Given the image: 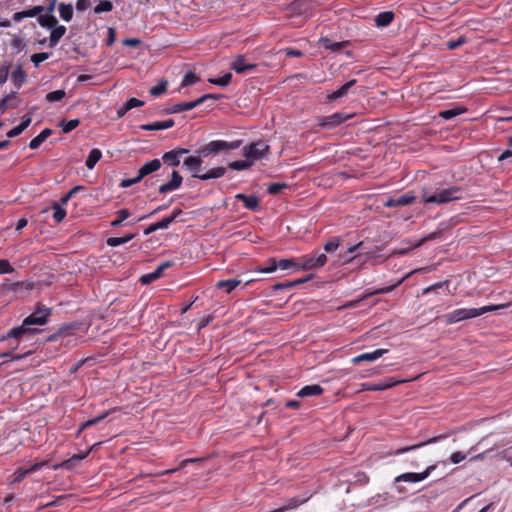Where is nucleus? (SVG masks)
Returning <instances> with one entry per match:
<instances>
[{
	"label": "nucleus",
	"instance_id": "obj_1",
	"mask_svg": "<svg viewBox=\"0 0 512 512\" xmlns=\"http://www.w3.org/2000/svg\"><path fill=\"white\" fill-rule=\"evenodd\" d=\"M242 143L243 141L240 139L230 142L224 140L210 141L198 148L194 155L186 157L183 161V165L192 172V177L194 178V175H201L203 158L209 155L219 154L222 151L238 149Z\"/></svg>",
	"mask_w": 512,
	"mask_h": 512
},
{
	"label": "nucleus",
	"instance_id": "obj_2",
	"mask_svg": "<svg viewBox=\"0 0 512 512\" xmlns=\"http://www.w3.org/2000/svg\"><path fill=\"white\" fill-rule=\"evenodd\" d=\"M52 314L50 308L45 307L43 304L38 303L34 312L27 316L21 325L10 329V336H13L15 340L23 339L40 333L42 330L33 328L32 326H42L48 322L49 317Z\"/></svg>",
	"mask_w": 512,
	"mask_h": 512
},
{
	"label": "nucleus",
	"instance_id": "obj_3",
	"mask_svg": "<svg viewBox=\"0 0 512 512\" xmlns=\"http://www.w3.org/2000/svg\"><path fill=\"white\" fill-rule=\"evenodd\" d=\"M510 304H502V305H489L481 308H461L456 309L450 313H447L442 316L444 321L447 324H454L463 320H468L472 318H476L481 316L487 312L498 310L501 308L508 307Z\"/></svg>",
	"mask_w": 512,
	"mask_h": 512
},
{
	"label": "nucleus",
	"instance_id": "obj_4",
	"mask_svg": "<svg viewBox=\"0 0 512 512\" xmlns=\"http://www.w3.org/2000/svg\"><path fill=\"white\" fill-rule=\"evenodd\" d=\"M462 188L459 186H451L446 189L436 191L434 194H429L426 188L423 189L422 198L426 204H446L451 201L459 200L462 198Z\"/></svg>",
	"mask_w": 512,
	"mask_h": 512
},
{
	"label": "nucleus",
	"instance_id": "obj_5",
	"mask_svg": "<svg viewBox=\"0 0 512 512\" xmlns=\"http://www.w3.org/2000/svg\"><path fill=\"white\" fill-rule=\"evenodd\" d=\"M435 469H436V465H430L423 472H420V473L407 472V473H403V474L397 476L394 480L396 490L399 493H404L406 491V489H405V487L398 485L400 482H409V483L420 482V481L426 479L431 474V472L434 471Z\"/></svg>",
	"mask_w": 512,
	"mask_h": 512
},
{
	"label": "nucleus",
	"instance_id": "obj_6",
	"mask_svg": "<svg viewBox=\"0 0 512 512\" xmlns=\"http://www.w3.org/2000/svg\"><path fill=\"white\" fill-rule=\"evenodd\" d=\"M351 115L343 113V112H336L328 116H321L317 118L318 126L323 129H334L344 123L346 120L350 119Z\"/></svg>",
	"mask_w": 512,
	"mask_h": 512
},
{
	"label": "nucleus",
	"instance_id": "obj_7",
	"mask_svg": "<svg viewBox=\"0 0 512 512\" xmlns=\"http://www.w3.org/2000/svg\"><path fill=\"white\" fill-rule=\"evenodd\" d=\"M269 150V145H267L264 141L259 140L258 142L251 143L243 148L244 156L250 160H257L266 154Z\"/></svg>",
	"mask_w": 512,
	"mask_h": 512
},
{
	"label": "nucleus",
	"instance_id": "obj_8",
	"mask_svg": "<svg viewBox=\"0 0 512 512\" xmlns=\"http://www.w3.org/2000/svg\"><path fill=\"white\" fill-rule=\"evenodd\" d=\"M183 213L181 208H175L171 215L164 217L161 221L149 225L144 230V235H150L159 229H167L172 222H174L178 216Z\"/></svg>",
	"mask_w": 512,
	"mask_h": 512
},
{
	"label": "nucleus",
	"instance_id": "obj_9",
	"mask_svg": "<svg viewBox=\"0 0 512 512\" xmlns=\"http://www.w3.org/2000/svg\"><path fill=\"white\" fill-rule=\"evenodd\" d=\"M327 262V256L324 253L319 254L317 257L303 256L301 262L298 263L297 270H312L323 267Z\"/></svg>",
	"mask_w": 512,
	"mask_h": 512
},
{
	"label": "nucleus",
	"instance_id": "obj_10",
	"mask_svg": "<svg viewBox=\"0 0 512 512\" xmlns=\"http://www.w3.org/2000/svg\"><path fill=\"white\" fill-rule=\"evenodd\" d=\"M190 151L186 148L176 147L173 150L165 152L162 155V161L164 164L170 167H178L183 155L188 154Z\"/></svg>",
	"mask_w": 512,
	"mask_h": 512
},
{
	"label": "nucleus",
	"instance_id": "obj_11",
	"mask_svg": "<svg viewBox=\"0 0 512 512\" xmlns=\"http://www.w3.org/2000/svg\"><path fill=\"white\" fill-rule=\"evenodd\" d=\"M173 265H174L173 261H165V262L161 263L156 268L155 271L142 275L139 280L140 283L143 285H147V284H150V283L156 281L163 275V273L166 269L172 267Z\"/></svg>",
	"mask_w": 512,
	"mask_h": 512
},
{
	"label": "nucleus",
	"instance_id": "obj_12",
	"mask_svg": "<svg viewBox=\"0 0 512 512\" xmlns=\"http://www.w3.org/2000/svg\"><path fill=\"white\" fill-rule=\"evenodd\" d=\"M183 182V177L179 174L178 171L173 170L171 173V179L167 183L162 184L158 191L160 194H165L170 191H174L178 189Z\"/></svg>",
	"mask_w": 512,
	"mask_h": 512
},
{
	"label": "nucleus",
	"instance_id": "obj_13",
	"mask_svg": "<svg viewBox=\"0 0 512 512\" xmlns=\"http://www.w3.org/2000/svg\"><path fill=\"white\" fill-rule=\"evenodd\" d=\"M445 438H447V434H441V435L429 438V439H427L425 441L419 442L417 444L406 446V447H403V448H399L395 452H393L392 454L393 455H400V454H403V453H406V452H409V451L416 450V449L421 448L423 446H426L428 444L436 443V442H438L440 440H443Z\"/></svg>",
	"mask_w": 512,
	"mask_h": 512
},
{
	"label": "nucleus",
	"instance_id": "obj_14",
	"mask_svg": "<svg viewBox=\"0 0 512 512\" xmlns=\"http://www.w3.org/2000/svg\"><path fill=\"white\" fill-rule=\"evenodd\" d=\"M88 454H89V451H87L86 453H83V454H75L72 457H70L69 459L62 461L59 464L53 465L52 469L58 470L59 468H63L66 470H72V469L76 468L77 465L88 456Z\"/></svg>",
	"mask_w": 512,
	"mask_h": 512
},
{
	"label": "nucleus",
	"instance_id": "obj_15",
	"mask_svg": "<svg viewBox=\"0 0 512 512\" xmlns=\"http://www.w3.org/2000/svg\"><path fill=\"white\" fill-rule=\"evenodd\" d=\"M415 201V196L409 193L401 195L399 197H390L384 203L385 207H399V206H407L412 204Z\"/></svg>",
	"mask_w": 512,
	"mask_h": 512
},
{
	"label": "nucleus",
	"instance_id": "obj_16",
	"mask_svg": "<svg viewBox=\"0 0 512 512\" xmlns=\"http://www.w3.org/2000/svg\"><path fill=\"white\" fill-rule=\"evenodd\" d=\"M256 68L257 64H245V57L243 55H238L236 59L231 63V69L238 74H243L248 70H255Z\"/></svg>",
	"mask_w": 512,
	"mask_h": 512
},
{
	"label": "nucleus",
	"instance_id": "obj_17",
	"mask_svg": "<svg viewBox=\"0 0 512 512\" xmlns=\"http://www.w3.org/2000/svg\"><path fill=\"white\" fill-rule=\"evenodd\" d=\"M161 166L162 163L160 159H153L146 162L138 170L140 178L144 179L146 176L158 171L161 168Z\"/></svg>",
	"mask_w": 512,
	"mask_h": 512
},
{
	"label": "nucleus",
	"instance_id": "obj_18",
	"mask_svg": "<svg viewBox=\"0 0 512 512\" xmlns=\"http://www.w3.org/2000/svg\"><path fill=\"white\" fill-rule=\"evenodd\" d=\"M226 168L219 166L214 167L206 171L205 173H201V175H194V178H197L201 181H208L212 179H218L223 177L226 174Z\"/></svg>",
	"mask_w": 512,
	"mask_h": 512
},
{
	"label": "nucleus",
	"instance_id": "obj_19",
	"mask_svg": "<svg viewBox=\"0 0 512 512\" xmlns=\"http://www.w3.org/2000/svg\"><path fill=\"white\" fill-rule=\"evenodd\" d=\"M357 83L356 79H351L346 82L343 86H341L338 90L327 96L329 102H334L339 98L346 96L349 90Z\"/></svg>",
	"mask_w": 512,
	"mask_h": 512
},
{
	"label": "nucleus",
	"instance_id": "obj_20",
	"mask_svg": "<svg viewBox=\"0 0 512 512\" xmlns=\"http://www.w3.org/2000/svg\"><path fill=\"white\" fill-rule=\"evenodd\" d=\"M388 352V349H377L373 352H367L360 354L352 359L354 364H358L362 361H374L378 358L382 357L384 354Z\"/></svg>",
	"mask_w": 512,
	"mask_h": 512
},
{
	"label": "nucleus",
	"instance_id": "obj_21",
	"mask_svg": "<svg viewBox=\"0 0 512 512\" xmlns=\"http://www.w3.org/2000/svg\"><path fill=\"white\" fill-rule=\"evenodd\" d=\"M175 124L173 119H168L165 121H156L149 124L140 125V129L144 131H156V130H165L173 127Z\"/></svg>",
	"mask_w": 512,
	"mask_h": 512
},
{
	"label": "nucleus",
	"instance_id": "obj_22",
	"mask_svg": "<svg viewBox=\"0 0 512 512\" xmlns=\"http://www.w3.org/2000/svg\"><path fill=\"white\" fill-rule=\"evenodd\" d=\"M236 199L241 200L244 203L245 208L251 211L259 209V198L256 195H246L239 193L235 196Z\"/></svg>",
	"mask_w": 512,
	"mask_h": 512
},
{
	"label": "nucleus",
	"instance_id": "obj_23",
	"mask_svg": "<svg viewBox=\"0 0 512 512\" xmlns=\"http://www.w3.org/2000/svg\"><path fill=\"white\" fill-rule=\"evenodd\" d=\"M43 11H44V6L37 5V6H34L33 8H31V9L23 10V11L14 13L13 20L16 21V22H19V21H21L24 18L38 16Z\"/></svg>",
	"mask_w": 512,
	"mask_h": 512
},
{
	"label": "nucleus",
	"instance_id": "obj_24",
	"mask_svg": "<svg viewBox=\"0 0 512 512\" xmlns=\"http://www.w3.org/2000/svg\"><path fill=\"white\" fill-rule=\"evenodd\" d=\"M323 392H324V389L320 385L313 384V385H307V386H304L303 388H301L298 391L297 396L301 397V398H305V397H311V396H318V395H321Z\"/></svg>",
	"mask_w": 512,
	"mask_h": 512
},
{
	"label": "nucleus",
	"instance_id": "obj_25",
	"mask_svg": "<svg viewBox=\"0 0 512 512\" xmlns=\"http://www.w3.org/2000/svg\"><path fill=\"white\" fill-rule=\"evenodd\" d=\"M242 282H243V279H240V278L220 280L216 283V288L223 289V290H225L226 293H231Z\"/></svg>",
	"mask_w": 512,
	"mask_h": 512
},
{
	"label": "nucleus",
	"instance_id": "obj_26",
	"mask_svg": "<svg viewBox=\"0 0 512 512\" xmlns=\"http://www.w3.org/2000/svg\"><path fill=\"white\" fill-rule=\"evenodd\" d=\"M319 43L325 49H329L333 52H337V51L341 50L343 47H346L349 44V41L333 42L328 37H321L319 40Z\"/></svg>",
	"mask_w": 512,
	"mask_h": 512
},
{
	"label": "nucleus",
	"instance_id": "obj_27",
	"mask_svg": "<svg viewBox=\"0 0 512 512\" xmlns=\"http://www.w3.org/2000/svg\"><path fill=\"white\" fill-rule=\"evenodd\" d=\"M65 33L66 27L63 25H56L54 28H52V32L49 37V46L51 48L55 47Z\"/></svg>",
	"mask_w": 512,
	"mask_h": 512
},
{
	"label": "nucleus",
	"instance_id": "obj_28",
	"mask_svg": "<svg viewBox=\"0 0 512 512\" xmlns=\"http://www.w3.org/2000/svg\"><path fill=\"white\" fill-rule=\"evenodd\" d=\"M31 354H32V351H28V352H25L23 354H15L11 350H7L5 352H1L0 353V358H8V360H5V361L1 362L0 363V368L4 367L6 364H8L9 361L21 360V359H24V358L28 357Z\"/></svg>",
	"mask_w": 512,
	"mask_h": 512
},
{
	"label": "nucleus",
	"instance_id": "obj_29",
	"mask_svg": "<svg viewBox=\"0 0 512 512\" xmlns=\"http://www.w3.org/2000/svg\"><path fill=\"white\" fill-rule=\"evenodd\" d=\"M52 134V130L50 128L43 129L40 134H38L36 137H34L30 143L29 147L31 149H37L40 147V145Z\"/></svg>",
	"mask_w": 512,
	"mask_h": 512
},
{
	"label": "nucleus",
	"instance_id": "obj_30",
	"mask_svg": "<svg viewBox=\"0 0 512 512\" xmlns=\"http://www.w3.org/2000/svg\"><path fill=\"white\" fill-rule=\"evenodd\" d=\"M393 19H394V13L393 12H391V11H384V12L379 13L375 17L374 21H375L376 26H378V27H386L389 24H391Z\"/></svg>",
	"mask_w": 512,
	"mask_h": 512
},
{
	"label": "nucleus",
	"instance_id": "obj_31",
	"mask_svg": "<svg viewBox=\"0 0 512 512\" xmlns=\"http://www.w3.org/2000/svg\"><path fill=\"white\" fill-rule=\"evenodd\" d=\"M347 482L350 485L363 486L369 482V477L365 472L357 471L353 473L350 478L347 479Z\"/></svg>",
	"mask_w": 512,
	"mask_h": 512
},
{
	"label": "nucleus",
	"instance_id": "obj_32",
	"mask_svg": "<svg viewBox=\"0 0 512 512\" xmlns=\"http://www.w3.org/2000/svg\"><path fill=\"white\" fill-rule=\"evenodd\" d=\"M467 109L464 106H455L451 109H446L439 112V117L445 120H450L462 113L466 112Z\"/></svg>",
	"mask_w": 512,
	"mask_h": 512
},
{
	"label": "nucleus",
	"instance_id": "obj_33",
	"mask_svg": "<svg viewBox=\"0 0 512 512\" xmlns=\"http://www.w3.org/2000/svg\"><path fill=\"white\" fill-rule=\"evenodd\" d=\"M26 72L23 70L21 65H18L12 72V81L17 88H20L26 81Z\"/></svg>",
	"mask_w": 512,
	"mask_h": 512
},
{
	"label": "nucleus",
	"instance_id": "obj_34",
	"mask_svg": "<svg viewBox=\"0 0 512 512\" xmlns=\"http://www.w3.org/2000/svg\"><path fill=\"white\" fill-rule=\"evenodd\" d=\"M101 157H102L101 150H99L97 148L92 149L86 159V162H85L86 167L89 170H92L95 167V165L97 164V162L101 159Z\"/></svg>",
	"mask_w": 512,
	"mask_h": 512
},
{
	"label": "nucleus",
	"instance_id": "obj_35",
	"mask_svg": "<svg viewBox=\"0 0 512 512\" xmlns=\"http://www.w3.org/2000/svg\"><path fill=\"white\" fill-rule=\"evenodd\" d=\"M38 23L40 24V26H42L44 28L52 29L58 24V20L52 14H49V15H41L40 14L38 17Z\"/></svg>",
	"mask_w": 512,
	"mask_h": 512
},
{
	"label": "nucleus",
	"instance_id": "obj_36",
	"mask_svg": "<svg viewBox=\"0 0 512 512\" xmlns=\"http://www.w3.org/2000/svg\"><path fill=\"white\" fill-rule=\"evenodd\" d=\"M75 329V325H65L58 329V331L47 338L48 342L58 340L62 336H68Z\"/></svg>",
	"mask_w": 512,
	"mask_h": 512
},
{
	"label": "nucleus",
	"instance_id": "obj_37",
	"mask_svg": "<svg viewBox=\"0 0 512 512\" xmlns=\"http://www.w3.org/2000/svg\"><path fill=\"white\" fill-rule=\"evenodd\" d=\"M189 110H192V104L190 102H181L165 109V114H177Z\"/></svg>",
	"mask_w": 512,
	"mask_h": 512
},
{
	"label": "nucleus",
	"instance_id": "obj_38",
	"mask_svg": "<svg viewBox=\"0 0 512 512\" xmlns=\"http://www.w3.org/2000/svg\"><path fill=\"white\" fill-rule=\"evenodd\" d=\"M17 93L12 91L0 100V113H4L8 107L16 108L17 103H10L9 101L16 98Z\"/></svg>",
	"mask_w": 512,
	"mask_h": 512
},
{
	"label": "nucleus",
	"instance_id": "obj_39",
	"mask_svg": "<svg viewBox=\"0 0 512 512\" xmlns=\"http://www.w3.org/2000/svg\"><path fill=\"white\" fill-rule=\"evenodd\" d=\"M60 17L69 22L73 18V7L71 4L60 3L58 5Z\"/></svg>",
	"mask_w": 512,
	"mask_h": 512
},
{
	"label": "nucleus",
	"instance_id": "obj_40",
	"mask_svg": "<svg viewBox=\"0 0 512 512\" xmlns=\"http://www.w3.org/2000/svg\"><path fill=\"white\" fill-rule=\"evenodd\" d=\"M52 209L54 210L53 219L57 224L61 223L66 216V210L57 202L52 204Z\"/></svg>",
	"mask_w": 512,
	"mask_h": 512
},
{
	"label": "nucleus",
	"instance_id": "obj_41",
	"mask_svg": "<svg viewBox=\"0 0 512 512\" xmlns=\"http://www.w3.org/2000/svg\"><path fill=\"white\" fill-rule=\"evenodd\" d=\"M252 165H253V162L248 159L247 160H237V161L230 162L228 164V168H230L232 170H236V171H241V170L248 169Z\"/></svg>",
	"mask_w": 512,
	"mask_h": 512
},
{
	"label": "nucleus",
	"instance_id": "obj_42",
	"mask_svg": "<svg viewBox=\"0 0 512 512\" xmlns=\"http://www.w3.org/2000/svg\"><path fill=\"white\" fill-rule=\"evenodd\" d=\"M80 124V120L79 119H71V120H62L60 122V127L62 128V131L64 133H70L71 131H73L75 128H77Z\"/></svg>",
	"mask_w": 512,
	"mask_h": 512
},
{
	"label": "nucleus",
	"instance_id": "obj_43",
	"mask_svg": "<svg viewBox=\"0 0 512 512\" xmlns=\"http://www.w3.org/2000/svg\"><path fill=\"white\" fill-rule=\"evenodd\" d=\"M231 79H232V74L231 73H226L222 77L210 78V79H208V81L211 84L218 85L220 87H226V86H228L230 84Z\"/></svg>",
	"mask_w": 512,
	"mask_h": 512
},
{
	"label": "nucleus",
	"instance_id": "obj_44",
	"mask_svg": "<svg viewBox=\"0 0 512 512\" xmlns=\"http://www.w3.org/2000/svg\"><path fill=\"white\" fill-rule=\"evenodd\" d=\"M113 9V4L109 0H101L95 7L94 13L100 14L105 12H110Z\"/></svg>",
	"mask_w": 512,
	"mask_h": 512
},
{
	"label": "nucleus",
	"instance_id": "obj_45",
	"mask_svg": "<svg viewBox=\"0 0 512 512\" xmlns=\"http://www.w3.org/2000/svg\"><path fill=\"white\" fill-rule=\"evenodd\" d=\"M130 216V211L128 209H120L117 211V218L111 221L112 227L121 226L122 222L126 220Z\"/></svg>",
	"mask_w": 512,
	"mask_h": 512
},
{
	"label": "nucleus",
	"instance_id": "obj_46",
	"mask_svg": "<svg viewBox=\"0 0 512 512\" xmlns=\"http://www.w3.org/2000/svg\"><path fill=\"white\" fill-rule=\"evenodd\" d=\"M277 269H278L277 259L269 258L266 261V265L263 267H259L258 271L261 273H272V272H275Z\"/></svg>",
	"mask_w": 512,
	"mask_h": 512
},
{
	"label": "nucleus",
	"instance_id": "obj_47",
	"mask_svg": "<svg viewBox=\"0 0 512 512\" xmlns=\"http://www.w3.org/2000/svg\"><path fill=\"white\" fill-rule=\"evenodd\" d=\"M168 82L166 80H161L159 83L150 88L149 93L152 96H159L166 92Z\"/></svg>",
	"mask_w": 512,
	"mask_h": 512
},
{
	"label": "nucleus",
	"instance_id": "obj_48",
	"mask_svg": "<svg viewBox=\"0 0 512 512\" xmlns=\"http://www.w3.org/2000/svg\"><path fill=\"white\" fill-rule=\"evenodd\" d=\"M200 78L192 71L186 73L181 82V87L191 86L196 84Z\"/></svg>",
	"mask_w": 512,
	"mask_h": 512
},
{
	"label": "nucleus",
	"instance_id": "obj_49",
	"mask_svg": "<svg viewBox=\"0 0 512 512\" xmlns=\"http://www.w3.org/2000/svg\"><path fill=\"white\" fill-rule=\"evenodd\" d=\"M66 95V92L64 90H55V91H52V92H49L48 94H46V97L45 99L49 102V103H54V102H58L60 100H62Z\"/></svg>",
	"mask_w": 512,
	"mask_h": 512
},
{
	"label": "nucleus",
	"instance_id": "obj_50",
	"mask_svg": "<svg viewBox=\"0 0 512 512\" xmlns=\"http://www.w3.org/2000/svg\"><path fill=\"white\" fill-rule=\"evenodd\" d=\"M108 412H105L97 417H94L92 419H89L87 420L86 422H84L81 426H80V429L78 431V433H80L83 429L85 428H88V427H91L93 425H96L98 424L99 422H101L103 419H105L107 416H108Z\"/></svg>",
	"mask_w": 512,
	"mask_h": 512
},
{
	"label": "nucleus",
	"instance_id": "obj_51",
	"mask_svg": "<svg viewBox=\"0 0 512 512\" xmlns=\"http://www.w3.org/2000/svg\"><path fill=\"white\" fill-rule=\"evenodd\" d=\"M448 285H449V281L448 280L443 281V282L435 283V284L427 287L426 289H424L423 290V294H427V293H430L432 291H436L438 289H444V288H445L446 294H450V290L448 289Z\"/></svg>",
	"mask_w": 512,
	"mask_h": 512
},
{
	"label": "nucleus",
	"instance_id": "obj_52",
	"mask_svg": "<svg viewBox=\"0 0 512 512\" xmlns=\"http://www.w3.org/2000/svg\"><path fill=\"white\" fill-rule=\"evenodd\" d=\"M288 188V184L286 183H270L267 187V192L270 194V195H277L279 194L282 190Z\"/></svg>",
	"mask_w": 512,
	"mask_h": 512
},
{
	"label": "nucleus",
	"instance_id": "obj_53",
	"mask_svg": "<svg viewBox=\"0 0 512 512\" xmlns=\"http://www.w3.org/2000/svg\"><path fill=\"white\" fill-rule=\"evenodd\" d=\"M406 278H407V276H404V277H402L401 279H399L395 284L390 285V286H388V287H384V288L377 289V290H375L374 292H372V293H370V294H371V295H374V294L382 295V294L390 293V292H391V291H393L396 287H398L400 284H402Z\"/></svg>",
	"mask_w": 512,
	"mask_h": 512
},
{
	"label": "nucleus",
	"instance_id": "obj_54",
	"mask_svg": "<svg viewBox=\"0 0 512 512\" xmlns=\"http://www.w3.org/2000/svg\"><path fill=\"white\" fill-rule=\"evenodd\" d=\"M277 266H278V269H281V270H287L290 268L297 269L298 263L294 259H280V260H277Z\"/></svg>",
	"mask_w": 512,
	"mask_h": 512
},
{
	"label": "nucleus",
	"instance_id": "obj_55",
	"mask_svg": "<svg viewBox=\"0 0 512 512\" xmlns=\"http://www.w3.org/2000/svg\"><path fill=\"white\" fill-rule=\"evenodd\" d=\"M467 43V38L465 36H460L457 39H450L447 41L446 46L449 50L457 49L463 44Z\"/></svg>",
	"mask_w": 512,
	"mask_h": 512
},
{
	"label": "nucleus",
	"instance_id": "obj_56",
	"mask_svg": "<svg viewBox=\"0 0 512 512\" xmlns=\"http://www.w3.org/2000/svg\"><path fill=\"white\" fill-rule=\"evenodd\" d=\"M362 391H383L386 390L385 385L383 382L379 383H363L362 384Z\"/></svg>",
	"mask_w": 512,
	"mask_h": 512
},
{
	"label": "nucleus",
	"instance_id": "obj_57",
	"mask_svg": "<svg viewBox=\"0 0 512 512\" xmlns=\"http://www.w3.org/2000/svg\"><path fill=\"white\" fill-rule=\"evenodd\" d=\"M339 245L340 239L338 237H332L325 243L323 248L326 252H334L339 247Z\"/></svg>",
	"mask_w": 512,
	"mask_h": 512
},
{
	"label": "nucleus",
	"instance_id": "obj_58",
	"mask_svg": "<svg viewBox=\"0 0 512 512\" xmlns=\"http://www.w3.org/2000/svg\"><path fill=\"white\" fill-rule=\"evenodd\" d=\"M84 189H85V187H84V186H82V185H77V186L73 187V188H72V189H71V190H70L66 195H64V196L61 198V200H60L61 204H62V205L67 204V202H68V201H69V200H70V199H71V198H72V197H73L77 192L82 191V190H84Z\"/></svg>",
	"mask_w": 512,
	"mask_h": 512
},
{
	"label": "nucleus",
	"instance_id": "obj_59",
	"mask_svg": "<svg viewBox=\"0 0 512 512\" xmlns=\"http://www.w3.org/2000/svg\"><path fill=\"white\" fill-rule=\"evenodd\" d=\"M49 57L50 54L46 52L34 53L31 55V61L35 67H38L41 62L47 60Z\"/></svg>",
	"mask_w": 512,
	"mask_h": 512
},
{
	"label": "nucleus",
	"instance_id": "obj_60",
	"mask_svg": "<svg viewBox=\"0 0 512 512\" xmlns=\"http://www.w3.org/2000/svg\"><path fill=\"white\" fill-rule=\"evenodd\" d=\"M28 474H30L28 468L27 469H22V468L17 469L15 471V473L13 474L12 483L21 482Z\"/></svg>",
	"mask_w": 512,
	"mask_h": 512
},
{
	"label": "nucleus",
	"instance_id": "obj_61",
	"mask_svg": "<svg viewBox=\"0 0 512 512\" xmlns=\"http://www.w3.org/2000/svg\"><path fill=\"white\" fill-rule=\"evenodd\" d=\"M10 68L11 63H5L0 66V84H4L7 81Z\"/></svg>",
	"mask_w": 512,
	"mask_h": 512
},
{
	"label": "nucleus",
	"instance_id": "obj_62",
	"mask_svg": "<svg viewBox=\"0 0 512 512\" xmlns=\"http://www.w3.org/2000/svg\"><path fill=\"white\" fill-rule=\"evenodd\" d=\"M14 272V268L11 266L10 262L6 259L0 260V274H7Z\"/></svg>",
	"mask_w": 512,
	"mask_h": 512
},
{
	"label": "nucleus",
	"instance_id": "obj_63",
	"mask_svg": "<svg viewBox=\"0 0 512 512\" xmlns=\"http://www.w3.org/2000/svg\"><path fill=\"white\" fill-rule=\"evenodd\" d=\"M142 180V178H140V175L139 173L137 174L136 177L134 178H130V179H123L120 183V187L122 188H128L134 184H137L139 183L140 181Z\"/></svg>",
	"mask_w": 512,
	"mask_h": 512
},
{
	"label": "nucleus",
	"instance_id": "obj_64",
	"mask_svg": "<svg viewBox=\"0 0 512 512\" xmlns=\"http://www.w3.org/2000/svg\"><path fill=\"white\" fill-rule=\"evenodd\" d=\"M125 103H126V109H129V110L136 108V107H141L144 105V102L142 100H139L134 97L128 99Z\"/></svg>",
	"mask_w": 512,
	"mask_h": 512
}]
</instances>
